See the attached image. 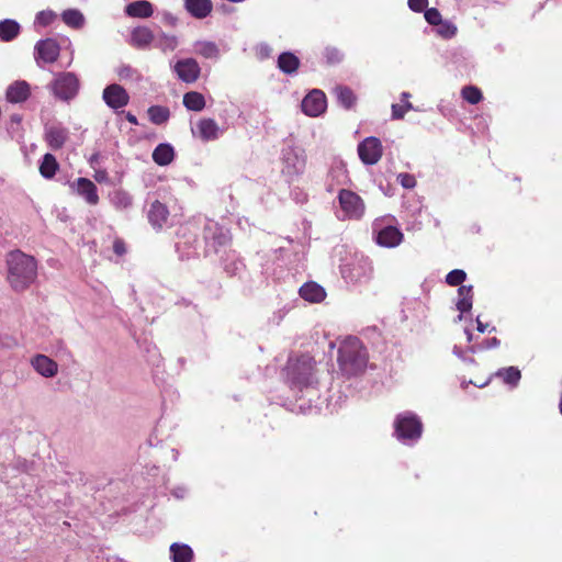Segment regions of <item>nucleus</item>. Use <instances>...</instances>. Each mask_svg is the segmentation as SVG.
I'll return each mask as SVG.
<instances>
[{"label": "nucleus", "mask_w": 562, "mask_h": 562, "mask_svg": "<svg viewBox=\"0 0 562 562\" xmlns=\"http://www.w3.org/2000/svg\"><path fill=\"white\" fill-rule=\"evenodd\" d=\"M4 266L5 282L14 293H23L36 283L38 261L34 256L13 249L7 252Z\"/></svg>", "instance_id": "nucleus-1"}, {"label": "nucleus", "mask_w": 562, "mask_h": 562, "mask_svg": "<svg viewBox=\"0 0 562 562\" xmlns=\"http://www.w3.org/2000/svg\"><path fill=\"white\" fill-rule=\"evenodd\" d=\"M368 362V351L358 337L348 336L339 342L337 363L344 375L350 378L361 374Z\"/></svg>", "instance_id": "nucleus-2"}, {"label": "nucleus", "mask_w": 562, "mask_h": 562, "mask_svg": "<svg viewBox=\"0 0 562 562\" xmlns=\"http://www.w3.org/2000/svg\"><path fill=\"white\" fill-rule=\"evenodd\" d=\"M285 372L292 389L308 391L316 389L318 384L315 361L308 355H302L296 359H289Z\"/></svg>", "instance_id": "nucleus-3"}, {"label": "nucleus", "mask_w": 562, "mask_h": 562, "mask_svg": "<svg viewBox=\"0 0 562 562\" xmlns=\"http://www.w3.org/2000/svg\"><path fill=\"white\" fill-rule=\"evenodd\" d=\"M205 257L222 256L231 246L229 231L217 222L207 221L203 228Z\"/></svg>", "instance_id": "nucleus-4"}, {"label": "nucleus", "mask_w": 562, "mask_h": 562, "mask_svg": "<svg viewBox=\"0 0 562 562\" xmlns=\"http://www.w3.org/2000/svg\"><path fill=\"white\" fill-rule=\"evenodd\" d=\"M341 277L349 283H366L371 279L373 268L363 254H349L340 265Z\"/></svg>", "instance_id": "nucleus-5"}, {"label": "nucleus", "mask_w": 562, "mask_h": 562, "mask_svg": "<svg viewBox=\"0 0 562 562\" xmlns=\"http://www.w3.org/2000/svg\"><path fill=\"white\" fill-rule=\"evenodd\" d=\"M282 173L290 181L297 179L305 171L306 154L302 147L289 145L281 151Z\"/></svg>", "instance_id": "nucleus-6"}, {"label": "nucleus", "mask_w": 562, "mask_h": 562, "mask_svg": "<svg viewBox=\"0 0 562 562\" xmlns=\"http://www.w3.org/2000/svg\"><path fill=\"white\" fill-rule=\"evenodd\" d=\"M394 434L403 442L417 441L423 434V423L413 413L401 414L394 422Z\"/></svg>", "instance_id": "nucleus-7"}, {"label": "nucleus", "mask_w": 562, "mask_h": 562, "mask_svg": "<svg viewBox=\"0 0 562 562\" xmlns=\"http://www.w3.org/2000/svg\"><path fill=\"white\" fill-rule=\"evenodd\" d=\"M50 88L57 99L69 101L78 94L80 82L72 72H59L52 82Z\"/></svg>", "instance_id": "nucleus-8"}, {"label": "nucleus", "mask_w": 562, "mask_h": 562, "mask_svg": "<svg viewBox=\"0 0 562 562\" xmlns=\"http://www.w3.org/2000/svg\"><path fill=\"white\" fill-rule=\"evenodd\" d=\"M340 211L342 215L340 218L358 220L364 213V204L362 199L355 192L341 189L338 194Z\"/></svg>", "instance_id": "nucleus-9"}, {"label": "nucleus", "mask_w": 562, "mask_h": 562, "mask_svg": "<svg viewBox=\"0 0 562 562\" xmlns=\"http://www.w3.org/2000/svg\"><path fill=\"white\" fill-rule=\"evenodd\" d=\"M383 153V147L379 138L370 136L364 138L358 145V155L361 161L366 165L376 164Z\"/></svg>", "instance_id": "nucleus-10"}, {"label": "nucleus", "mask_w": 562, "mask_h": 562, "mask_svg": "<svg viewBox=\"0 0 562 562\" xmlns=\"http://www.w3.org/2000/svg\"><path fill=\"white\" fill-rule=\"evenodd\" d=\"M327 106L326 95L322 90L313 89L302 100V111L312 117L323 114Z\"/></svg>", "instance_id": "nucleus-11"}, {"label": "nucleus", "mask_w": 562, "mask_h": 562, "mask_svg": "<svg viewBox=\"0 0 562 562\" xmlns=\"http://www.w3.org/2000/svg\"><path fill=\"white\" fill-rule=\"evenodd\" d=\"M102 99L105 104L114 111L123 109L130 102L127 91L117 83H112L105 87L102 93Z\"/></svg>", "instance_id": "nucleus-12"}, {"label": "nucleus", "mask_w": 562, "mask_h": 562, "mask_svg": "<svg viewBox=\"0 0 562 562\" xmlns=\"http://www.w3.org/2000/svg\"><path fill=\"white\" fill-rule=\"evenodd\" d=\"M59 52V44L53 37L42 38L35 45L36 61L52 64L58 58Z\"/></svg>", "instance_id": "nucleus-13"}, {"label": "nucleus", "mask_w": 562, "mask_h": 562, "mask_svg": "<svg viewBox=\"0 0 562 562\" xmlns=\"http://www.w3.org/2000/svg\"><path fill=\"white\" fill-rule=\"evenodd\" d=\"M69 137V131L61 124L45 126V140L53 150L60 149Z\"/></svg>", "instance_id": "nucleus-14"}, {"label": "nucleus", "mask_w": 562, "mask_h": 562, "mask_svg": "<svg viewBox=\"0 0 562 562\" xmlns=\"http://www.w3.org/2000/svg\"><path fill=\"white\" fill-rule=\"evenodd\" d=\"M175 71L177 72L178 77L182 81H184L187 83H191V82H194L199 78L200 67H199V64L194 59L188 58V59L179 60L175 65Z\"/></svg>", "instance_id": "nucleus-15"}, {"label": "nucleus", "mask_w": 562, "mask_h": 562, "mask_svg": "<svg viewBox=\"0 0 562 562\" xmlns=\"http://www.w3.org/2000/svg\"><path fill=\"white\" fill-rule=\"evenodd\" d=\"M31 366L44 378H53L58 372L57 362L42 353H38L31 359Z\"/></svg>", "instance_id": "nucleus-16"}, {"label": "nucleus", "mask_w": 562, "mask_h": 562, "mask_svg": "<svg viewBox=\"0 0 562 562\" xmlns=\"http://www.w3.org/2000/svg\"><path fill=\"white\" fill-rule=\"evenodd\" d=\"M169 217V210L166 204L160 201H154L147 212V218L150 225L156 229H161Z\"/></svg>", "instance_id": "nucleus-17"}, {"label": "nucleus", "mask_w": 562, "mask_h": 562, "mask_svg": "<svg viewBox=\"0 0 562 562\" xmlns=\"http://www.w3.org/2000/svg\"><path fill=\"white\" fill-rule=\"evenodd\" d=\"M30 97V86L26 81H15L10 85L5 91L7 101L10 103H20Z\"/></svg>", "instance_id": "nucleus-18"}, {"label": "nucleus", "mask_w": 562, "mask_h": 562, "mask_svg": "<svg viewBox=\"0 0 562 562\" xmlns=\"http://www.w3.org/2000/svg\"><path fill=\"white\" fill-rule=\"evenodd\" d=\"M76 186L77 193L82 196L87 203L95 205L99 202L97 186L90 179L78 178Z\"/></svg>", "instance_id": "nucleus-19"}, {"label": "nucleus", "mask_w": 562, "mask_h": 562, "mask_svg": "<svg viewBox=\"0 0 562 562\" xmlns=\"http://www.w3.org/2000/svg\"><path fill=\"white\" fill-rule=\"evenodd\" d=\"M300 296L311 303H319L326 297V292L316 282H306L299 290Z\"/></svg>", "instance_id": "nucleus-20"}, {"label": "nucleus", "mask_w": 562, "mask_h": 562, "mask_svg": "<svg viewBox=\"0 0 562 562\" xmlns=\"http://www.w3.org/2000/svg\"><path fill=\"white\" fill-rule=\"evenodd\" d=\"M187 11L196 19L206 18L212 12L211 0H184Z\"/></svg>", "instance_id": "nucleus-21"}, {"label": "nucleus", "mask_w": 562, "mask_h": 562, "mask_svg": "<svg viewBox=\"0 0 562 562\" xmlns=\"http://www.w3.org/2000/svg\"><path fill=\"white\" fill-rule=\"evenodd\" d=\"M199 137L209 142L218 138L220 127L213 119H202L196 124Z\"/></svg>", "instance_id": "nucleus-22"}, {"label": "nucleus", "mask_w": 562, "mask_h": 562, "mask_svg": "<svg viewBox=\"0 0 562 562\" xmlns=\"http://www.w3.org/2000/svg\"><path fill=\"white\" fill-rule=\"evenodd\" d=\"M153 12V4L146 0L134 1L125 7V13L132 18H149Z\"/></svg>", "instance_id": "nucleus-23"}, {"label": "nucleus", "mask_w": 562, "mask_h": 562, "mask_svg": "<svg viewBox=\"0 0 562 562\" xmlns=\"http://www.w3.org/2000/svg\"><path fill=\"white\" fill-rule=\"evenodd\" d=\"M151 157L158 166H168L175 159V149L170 144L161 143L154 149Z\"/></svg>", "instance_id": "nucleus-24"}, {"label": "nucleus", "mask_w": 562, "mask_h": 562, "mask_svg": "<svg viewBox=\"0 0 562 562\" xmlns=\"http://www.w3.org/2000/svg\"><path fill=\"white\" fill-rule=\"evenodd\" d=\"M170 558L172 562H193L194 553L189 544L175 542L170 546Z\"/></svg>", "instance_id": "nucleus-25"}, {"label": "nucleus", "mask_w": 562, "mask_h": 562, "mask_svg": "<svg viewBox=\"0 0 562 562\" xmlns=\"http://www.w3.org/2000/svg\"><path fill=\"white\" fill-rule=\"evenodd\" d=\"M334 94L336 95L339 105L346 110H350L356 105L357 97L349 87L337 86L334 89Z\"/></svg>", "instance_id": "nucleus-26"}, {"label": "nucleus", "mask_w": 562, "mask_h": 562, "mask_svg": "<svg viewBox=\"0 0 562 562\" xmlns=\"http://www.w3.org/2000/svg\"><path fill=\"white\" fill-rule=\"evenodd\" d=\"M473 303V288L472 285H461L458 289L457 308L461 313H467L472 308Z\"/></svg>", "instance_id": "nucleus-27"}, {"label": "nucleus", "mask_w": 562, "mask_h": 562, "mask_svg": "<svg viewBox=\"0 0 562 562\" xmlns=\"http://www.w3.org/2000/svg\"><path fill=\"white\" fill-rule=\"evenodd\" d=\"M495 375L512 387H516L521 379V372L517 367L502 368Z\"/></svg>", "instance_id": "nucleus-28"}, {"label": "nucleus", "mask_w": 562, "mask_h": 562, "mask_svg": "<svg viewBox=\"0 0 562 562\" xmlns=\"http://www.w3.org/2000/svg\"><path fill=\"white\" fill-rule=\"evenodd\" d=\"M59 165L52 154H45L42 158V161L40 164V173L45 179H52L56 171L58 170Z\"/></svg>", "instance_id": "nucleus-29"}, {"label": "nucleus", "mask_w": 562, "mask_h": 562, "mask_svg": "<svg viewBox=\"0 0 562 562\" xmlns=\"http://www.w3.org/2000/svg\"><path fill=\"white\" fill-rule=\"evenodd\" d=\"M278 66L284 74H293L300 66L299 58L292 53H282L278 58Z\"/></svg>", "instance_id": "nucleus-30"}, {"label": "nucleus", "mask_w": 562, "mask_h": 562, "mask_svg": "<svg viewBox=\"0 0 562 562\" xmlns=\"http://www.w3.org/2000/svg\"><path fill=\"white\" fill-rule=\"evenodd\" d=\"M110 201L116 210H128L133 205L132 195L124 190H115L110 194Z\"/></svg>", "instance_id": "nucleus-31"}, {"label": "nucleus", "mask_w": 562, "mask_h": 562, "mask_svg": "<svg viewBox=\"0 0 562 562\" xmlns=\"http://www.w3.org/2000/svg\"><path fill=\"white\" fill-rule=\"evenodd\" d=\"M61 20L66 25L75 30L81 29L86 22L83 14L77 9L65 10Z\"/></svg>", "instance_id": "nucleus-32"}, {"label": "nucleus", "mask_w": 562, "mask_h": 562, "mask_svg": "<svg viewBox=\"0 0 562 562\" xmlns=\"http://www.w3.org/2000/svg\"><path fill=\"white\" fill-rule=\"evenodd\" d=\"M183 105L190 111L199 112L204 109L205 99L202 93L190 91L183 95Z\"/></svg>", "instance_id": "nucleus-33"}, {"label": "nucleus", "mask_w": 562, "mask_h": 562, "mask_svg": "<svg viewBox=\"0 0 562 562\" xmlns=\"http://www.w3.org/2000/svg\"><path fill=\"white\" fill-rule=\"evenodd\" d=\"M195 53L205 58H218L220 48L215 43L210 41H198L194 45Z\"/></svg>", "instance_id": "nucleus-34"}, {"label": "nucleus", "mask_w": 562, "mask_h": 562, "mask_svg": "<svg viewBox=\"0 0 562 562\" xmlns=\"http://www.w3.org/2000/svg\"><path fill=\"white\" fill-rule=\"evenodd\" d=\"M373 239L382 247L386 246V220L384 216L378 217L372 223Z\"/></svg>", "instance_id": "nucleus-35"}, {"label": "nucleus", "mask_w": 562, "mask_h": 562, "mask_svg": "<svg viewBox=\"0 0 562 562\" xmlns=\"http://www.w3.org/2000/svg\"><path fill=\"white\" fill-rule=\"evenodd\" d=\"M195 241V238H188L176 244L180 259H190L199 255L196 247L193 245Z\"/></svg>", "instance_id": "nucleus-36"}, {"label": "nucleus", "mask_w": 562, "mask_h": 562, "mask_svg": "<svg viewBox=\"0 0 562 562\" xmlns=\"http://www.w3.org/2000/svg\"><path fill=\"white\" fill-rule=\"evenodd\" d=\"M147 112L150 122L157 125L164 124L170 116L169 109L161 105H151Z\"/></svg>", "instance_id": "nucleus-37"}, {"label": "nucleus", "mask_w": 562, "mask_h": 562, "mask_svg": "<svg viewBox=\"0 0 562 562\" xmlns=\"http://www.w3.org/2000/svg\"><path fill=\"white\" fill-rule=\"evenodd\" d=\"M461 97L470 104H477L482 101V91L475 86H465L461 89Z\"/></svg>", "instance_id": "nucleus-38"}, {"label": "nucleus", "mask_w": 562, "mask_h": 562, "mask_svg": "<svg viewBox=\"0 0 562 562\" xmlns=\"http://www.w3.org/2000/svg\"><path fill=\"white\" fill-rule=\"evenodd\" d=\"M411 94L408 92L402 93V104H393L392 105V117L394 120L403 119L405 113L413 109L412 103L408 101Z\"/></svg>", "instance_id": "nucleus-39"}, {"label": "nucleus", "mask_w": 562, "mask_h": 562, "mask_svg": "<svg viewBox=\"0 0 562 562\" xmlns=\"http://www.w3.org/2000/svg\"><path fill=\"white\" fill-rule=\"evenodd\" d=\"M328 177L337 184H345L347 181V170L345 166L339 162L330 168Z\"/></svg>", "instance_id": "nucleus-40"}, {"label": "nucleus", "mask_w": 562, "mask_h": 562, "mask_svg": "<svg viewBox=\"0 0 562 562\" xmlns=\"http://www.w3.org/2000/svg\"><path fill=\"white\" fill-rule=\"evenodd\" d=\"M57 20V14L50 10H44L36 14L34 24L37 26H48Z\"/></svg>", "instance_id": "nucleus-41"}, {"label": "nucleus", "mask_w": 562, "mask_h": 562, "mask_svg": "<svg viewBox=\"0 0 562 562\" xmlns=\"http://www.w3.org/2000/svg\"><path fill=\"white\" fill-rule=\"evenodd\" d=\"M156 37H128V44L136 49L155 47Z\"/></svg>", "instance_id": "nucleus-42"}, {"label": "nucleus", "mask_w": 562, "mask_h": 562, "mask_svg": "<svg viewBox=\"0 0 562 562\" xmlns=\"http://www.w3.org/2000/svg\"><path fill=\"white\" fill-rule=\"evenodd\" d=\"M20 24L15 20L5 19L0 22V35H19Z\"/></svg>", "instance_id": "nucleus-43"}, {"label": "nucleus", "mask_w": 562, "mask_h": 562, "mask_svg": "<svg viewBox=\"0 0 562 562\" xmlns=\"http://www.w3.org/2000/svg\"><path fill=\"white\" fill-rule=\"evenodd\" d=\"M465 279H467V273H465V271H463L461 269H454L446 276V282L451 286L459 285V288H460L462 285V283L465 281Z\"/></svg>", "instance_id": "nucleus-44"}, {"label": "nucleus", "mask_w": 562, "mask_h": 562, "mask_svg": "<svg viewBox=\"0 0 562 562\" xmlns=\"http://www.w3.org/2000/svg\"><path fill=\"white\" fill-rule=\"evenodd\" d=\"M324 57L328 65H336L342 61L344 53L336 47H326L324 50Z\"/></svg>", "instance_id": "nucleus-45"}, {"label": "nucleus", "mask_w": 562, "mask_h": 562, "mask_svg": "<svg viewBox=\"0 0 562 562\" xmlns=\"http://www.w3.org/2000/svg\"><path fill=\"white\" fill-rule=\"evenodd\" d=\"M403 239V233L397 227L389 225V248L398 246Z\"/></svg>", "instance_id": "nucleus-46"}, {"label": "nucleus", "mask_w": 562, "mask_h": 562, "mask_svg": "<svg viewBox=\"0 0 562 562\" xmlns=\"http://www.w3.org/2000/svg\"><path fill=\"white\" fill-rule=\"evenodd\" d=\"M155 47L164 52L173 50L177 47L176 37H156Z\"/></svg>", "instance_id": "nucleus-47"}, {"label": "nucleus", "mask_w": 562, "mask_h": 562, "mask_svg": "<svg viewBox=\"0 0 562 562\" xmlns=\"http://www.w3.org/2000/svg\"><path fill=\"white\" fill-rule=\"evenodd\" d=\"M437 33L439 35H456L458 32V27L450 21H441L439 25H437Z\"/></svg>", "instance_id": "nucleus-48"}, {"label": "nucleus", "mask_w": 562, "mask_h": 562, "mask_svg": "<svg viewBox=\"0 0 562 562\" xmlns=\"http://www.w3.org/2000/svg\"><path fill=\"white\" fill-rule=\"evenodd\" d=\"M424 16L431 25H439L441 22V14L436 8L426 9Z\"/></svg>", "instance_id": "nucleus-49"}, {"label": "nucleus", "mask_w": 562, "mask_h": 562, "mask_svg": "<svg viewBox=\"0 0 562 562\" xmlns=\"http://www.w3.org/2000/svg\"><path fill=\"white\" fill-rule=\"evenodd\" d=\"M397 180L401 186L405 189H413L416 187V179L411 173H400L397 176Z\"/></svg>", "instance_id": "nucleus-50"}, {"label": "nucleus", "mask_w": 562, "mask_h": 562, "mask_svg": "<svg viewBox=\"0 0 562 562\" xmlns=\"http://www.w3.org/2000/svg\"><path fill=\"white\" fill-rule=\"evenodd\" d=\"M255 54H256L257 58L266 59V58H268L270 56L271 48H270L269 45H267L265 43H261L258 46H256Z\"/></svg>", "instance_id": "nucleus-51"}, {"label": "nucleus", "mask_w": 562, "mask_h": 562, "mask_svg": "<svg viewBox=\"0 0 562 562\" xmlns=\"http://www.w3.org/2000/svg\"><path fill=\"white\" fill-rule=\"evenodd\" d=\"M408 7L414 12H423L428 7V0H408Z\"/></svg>", "instance_id": "nucleus-52"}, {"label": "nucleus", "mask_w": 562, "mask_h": 562, "mask_svg": "<svg viewBox=\"0 0 562 562\" xmlns=\"http://www.w3.org/2000/svg\"><path fill=\"white\" fill-rule=\"evenodd\" d=\"M21 121H22V116L20 114H12L10 116V123H9V126H8V132L9 133H13L15 131V128L20 126Z\"/></svg>", "instance_id": "nucleus-53"}, {"label": "nucleus", "mask_w": 562, "mask_h": 562, "mask_svg": "<svg viewBox=\"0 0 562 562\" xmlns=\"http://www.w3.org/2000/svg\"><path fill=\"white\" fill-rule=\"evenodd\" d=\"M113 251L117 255V256H122L126 252V247H125V244L122 239H116L114 240L113 243Z\"/></svg>", "instance_id": "nucleus-54"}, {"label": "nucleus", "mask_w": 562, "mask_h": 562, "mask_svg": "<svg viewBox=\"0 0 562 562\" xmlns=\"http://www.w3.org/2000/svg\"><path fill=\"white\" fill-rule=\"evenodd\" d=\"M131 72H132V68H131V67H128V66H125V67H122V68L120 69V71H119V76H120L121 78H126V77H128V76L131 75Z\"/></svg>", "instance_id": "nucleus-55"}, {"label": "nucleus", "mask_w": 562, "mask_h": 562, "mask_svg": "<svg viewBox=\"0 0 562 562\" xmlns=\"http://www.w3.org/2000/svg\"><path fill=\"white\" fill-rule=\"evenodd\" d=\"M125 117H126V120H127L131 124H133V125H137V124H138L137 117H136L133 113L127 112V113L125 114Z\"/></svg>", "instance_id": "nucleus-56"}, {"label": "nucleus", "mask_w": 562, "mask_h": 562, "mask_svg": "<svg viewBox=\"0 0 562 562\" xmlns=\"http://www.w3.org/2000/svg\"><path fill=\"white\" fill-rule=\"evenodd\" d=\"M476 323H477L476 329L480 333H484L486 330V328H487V324H483L479 318L476 319Z\"/></svg>", "instance_id": "nucleus-57"}, {"label": "nucleus", "mask_w": 562, "mask_h": 562, "mask_svg": "<svg viewBox=\"0 0 562 562\" xmlns=\"http://www.w3.org/2000/svg\"><path fill=\"white\" fill-rule=\"evenodd\" d=\"M559 411H560V414L562 415V393H561L560 403H559Z\"/></svg>", "instance_id": "nucleus-58"}, {"label": "nucleus", "mask_w": 562, "mask_h": 562, "mask_svg": "<svg viewBox=\"0 0 562 562\" xmlns=\"http://www.w3.org/2000/svg\"><path fill=\"white\" fill-rule=\"evenodd\" d=\"M12 38H13V37H9V36L1 37V40H2V41H5V42H8V41H10V40H12Z\"/></svg>", "instance_id": "nucleus-59"}]
</instances>
